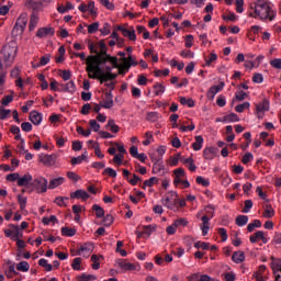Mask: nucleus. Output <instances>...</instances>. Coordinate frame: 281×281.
Segmentation results:
<instances>
[{"label": "nucleus", "instance_id": "f257e3e1", "mask_svg": "<svg viewBox=\"0 0 281 281\" xmlns=\"http://www.w3.org/2000/svg\"><path fill=\"white\" fill-rule=\"evenodd\" d=\"M86 63L88 78L99 80L100 85L117 78V74H113L111 67L106 66L104 70L100 67L101 65H106V63H111L112 67H117V57L106 54V48H101L100 52L97 50L95 55L88 56Z\"/></svg>", "mask_w": 281, "mask_h": 281}, {"label": "nucleus", "instance_id": "f03ea898", "mask_svg": "<svg viewBox=\"0 0 281 281\" xmlns=\"http://www.w3.org/2000/svg\"><path fill=\"white\" fill-rule=\"evenodd\" d=\"M248 16L258 21H273L276 11L267 0H256L249 4Z\"/></svg>", "mask_w": 281, "mask_h": 281}, {"label": "nucleus", "instance_id": "7ed1b4c3", "mask_svg": "<svg viewBox=\"0 0 281 281\" xmlns=\"http://www.w3.org/2000/svg\"><path fill=\"white\" fill-rule=\"evenodd\" d=\"M1 54L4 65H7L8 67H12L19 54V44H16L15 41L9 42L2 47Z\"/></svg>", "mask_w": 281, "mask_h": 281}, {"label": "nucleus", "instance_id": "20e7f679", "mask_svg": "<svg viewBox=\"0 0 281 281\" xmlns=\"http://www.w3.org/2000/svg\"><path fill=\"white\" fill-rule=\"evenodd\" d=\"M161 203L165 205V207H168V210H175L179 203V194H177L175 191H171L161 199Z\"/></svg>", "mask_w": 281, "mask_h": 281}, {"label": "nucleus", "instance_id": "39448f33", "mask_svg": "<svg viewBox=\"0 0 281 281\" xmlns=\"http://www.w3.org/2000/svg\"><path fill=\"white\" fill-rule=\"evenodd\" d=\"M49 182L43 177H36L32 182V188H34L37 194H45L47 192V188H49Z\"/></svg>", "mask_w": 281, "mask_h": 281}, {"label": "nucleus", "instance_id": "423d86ee", "mask_svg": "<svg viewBox=\"0 0 281 281\" xmlns=\"http://www.w3.org/2000/svg\"><path fill=\"white\" fill-rule=\"evenodd\" d=\"M25 27H27V13H22L18 18L16 23L13 27V34H15V36H21V34L25 32Z\"/></svg>", "mask_w": 281, "mask_h": 281}, {"label": "nucleus", "instance_id": "0eeeda50", "mask_svg": "<svg viewBox=\"0 0 281 281\" xmlns=\"http://www.w3.org/2000/svg\"><path fill=\"white\" fill-rule=\"evenodd\" d=\"M40 164H43L47 168L56 165V155L41 154L38 156Z\"/></svg>", "mask_w": 281, "mask_h": 281}, {"label": "nucleus", "instance_id": "6e6552de", "mask_svg": "<svg viewBox=\"0 0 281 281\" xmlns=\"http://www.w3.org/2000/svg\"><path fill=\"white\" fill-rule=\"evenodd\" d=\"M34 178L30 173H25L24 176H20L18 186L19 188H32V183Z\"/></svg>", "mask_w": 281, "mask_h": 281}, {"label": "nucleus", "instance_id": "1a4fd4ad", "mask_svg": "<svg viewBox=\"0 0 281 281\" xmlns=\"http://www.w3.org/2000/svg\"><path fill=\"white\" fill-rule=\"evenodd\" d=\"M93 252V244L91 243H86L81 245L78 249V255L83 256L85 258H89L91 254Z\"/></svg>", "mask_w": 281, "mask_h": 281}, {"label": "nucleus", "instance_id": "9d476101", "mask_svg": "<svg viewBox=\"0 0 281 281\" xmlns=\"http://www.w3.org/2000/svg\"><path fill=\"white\" fill-rule=\"evenodd\" d=\"M54 27H41L36 32L37 38H45L47 36H54Z\"/></svg>", "mask_w": 281, "mask_h": 281}, {"label": "nucleus", "instance_id": "9b49d317", "mask_svg": "<svg viewBox=\"0 0 281 281\" xmlns=\"http://www.w3.org/2000/svg\"><path fill=\"white\" fill-rule=\"evenodd\" d=\"M116 265L120 267L121 271H135V265L128 262L127 260L119 259Z\"/></svg>", "mask_w": 281, "mask_h": 281}, {"label": "nucleus", "instance_id": "f8f14e48", "mask_svg": "<svg viewBox=\"0 0 281 281\" xmlns=\"http://www.w3.org/2000/svg\"><path fill=\"white\" fill-rule=\"evenodd\" d=\"M119 32L123 34L130 41H137V36L135 35V30H127L124 26H117Z\"/></svg>", "mask_w": 281, "mask_h": 281}, {"label": "nucleus", "instance_id": "ddd939ff", "mask_svg": "<svg viewBox=\"0 0 281 281\" xmlns=\"http://www.w3.org/2000/svg\"><path fill=\"white\" fill-rule=\"evenodd\" d=\"M217 151H218V149H216L215 147H206L203 150V157L207 161H212V159H214L216 157Z\"/></svg>", "mask_w": 281, "mask_h": 281}, {"label": "nucleus", "instance_id": "4468645a", "mask_svg": "<svg viewBox=\"0 0 281 281\" xmlns=\"http://www.w3.org/2000/svg\"><path fill=\"white\" fill-rule=\"evenodd\" d=\"M9 227L12 229L11 240H19V238H23V232L19 225L10 224Z\"/></svg>", "mask_w": 281, "mask_h": 281}, {"label": "nucleus", "instance_id": "2eb2a0df", "mask_svg": "<svg viewBox=\"0 0 281 281\" xmlns=\"http://www.w3.org/2000/svg\"><path fill=\"white\" fill-rule=\"evenodd\" d=\"M181 164L190 170V172H196V165H194V158L189 157V158H181Z\"/></svg>", "mask_w": 281, "mask_h": 281}, {"label": "nucleus", "instance_id": "dca6fc26", "mask_svg": "<svg viewBox=\"0 0 281 281\" xmlns=\"http://www.w3.org/2000/svg\"><path fill=\"white\" fill-rule=\"evenodd\" d=\"M258 240H262L263 245H267L268 239L265 237V232L258 231L254 235L250 236V243H258Z\"/></svg>", "mask_w": 281, "mask_h": 281}, {"label": "nucleus", "instance_id": "f3484780", "mask_svg": "<svg viewBox=\"0 0 281 281\" xmlns=\"http://www.w3.org/2000/svg\"><path fill=\"white\" fill-rule=\"evenodd\" d=\"M269 110V101L263 100L261 103L256 104V113L258 117H262V113Z\"/></svg>", "mask_w": 281, "mask_h": 281}, {"label": "nucleus", "instance_id": "a211bd4d", "mask_svg": "<svg viewBox=\"0 0 281 281\" xmlns=\"http://www.w3.org/2000/svg\"><path fill=\"white\" fill-rule=\"evenodd\" d=\"M70 199H81V201H87V199H89V193L82 189H78L70 193Z\"/></svg>", "mask_w": 281, "mask_h": 281}, {"label": "nucleus", "instance_id": "6ab92c4d", "mask_svg": "<svg viewBox=\"0 0 281 281\" xmlns=\"http://www.w3.org/2000/svg\"><path fill=\"white\" fill-rule=\"evenodd\" d=\"M102 109H113V94L111 92L105 93V100L100 102Z\"/></svg>", "mask_w": 281, "mask_h": 281}, {"label": "nucleus", "instance_id": "aec40b11", "mask_svg": "<svg viewBox=\"0 0 281 281\" xmlns=\"http://www.w3.org/2000/svg\"><path fill=\"white\" fill-rule=\"evenodd\" d=\"M225 87V82H221L218 86H212L210 90L207 91V98H211V100H214V97L220 91H223V88Z\"/></svg>", "mask_w": 281, "mask_h": 281}, {"label": "nucleus", "instance_id": "412c9836", "mask_svg": "<svg viewBox=\"0 0 281 281\" xmlns=\"http://www.w3.org/2000/svg\"><path fill=\"white\" fill-rule=\"evenodd\" d=\"M63 183H65V177L53 178L48 183V189L56 190V188L63 186Z\"/></svg>", "mask_w": 281, "mask_h": 281}, {"label": "nucleus", "instance_id": "4be33fe9", "mask_svg": "<svg viewBox=\"0 0 281 281\" xmlns=\"http://www.w3.org/2000/svg\"><path fill=\"white\" fill-rule=\"evenodd\" d=\"M30 121L32 122V124H34L35 126H38V124H41L43 122V114L36 112V111H32L30 113Z\"/></svg>", "mask_w": 281, "mask_h": 281}, {"label": "nucleus", "instance_id": "5701e85b", "mask_svg": "<svg viewBox=\"0 0 281 281\" xmlns=\"http://www.w3.org/2000/svg\"><path fill=\"white\" fill-rule=\"evenodd\" d=\"M233 262H236V265H240V262H245V252L243 250L235 251L232 256Z\"/></svg>", "mask_w": 281, "mask_h": 281}, {"label": "nucleus", "instance_id": "b1692460", "mask_svg": "<svg viewBox=\"0 0 281 281\" xmlns=\"http://www.w3.org/2000/svg\"><path fill=\"white\" fill-rule=\"evenodd\" d=\"M280 268H281V259L271 257V269H272L274 276L279 274Z\"/></svg>", "mask_w": 281, "mask_h": 281}, {"label": "nucleus", "instance_id": "393cba45", "mask_svg": "<svg viewBox=\"0 0 281 281\" xmlns=\"http://www.w3.org/2000/svg\"><path fill=\"white\" fill-rule=\"evenodd\" d=\"M154 89V95H164V93H166V86H164L162 83L156 82L153 86Z\"/></svg>", "mask_w": 281, "mask_h": 281}, {"label": "nucleus", "instance_id": "a878e982", "mask_svg": "<svg viewBox=\"0 0 281 281\" xmlns=\"http://www.w3.org/2000/svg\"><path fill=\"white\" fill-rule=\"evenodd\" d=\"M111 69H119V75H124L126 74V71L131 69V65H128V63L123 60L121 65L117 64V67L112 66Z\"/></svg>", "mask_w": 281, "mask_h": 281}, {"label": "nucleus", "instance_id": "bb28decb", "mask_svg": "<svg viewBox=\"0 0 281 281\" xmlns=\"http://www.w3.org/2000/svg\"><path fill=\"white\" fill-rule=\"evenodd\" d=\"M36 25H38V14L33 13L31 15V20H30V24H29L30 32L36 30Z\"/></svg>", "mask_w": 281, "mask_h": 281}, {"label": "nucleus", "instance_id": "cd10ccee", "mask_svg": "<svg viewBox=\"0 0 281 281\" xmlns=\"http://www.w3.org/2000/svg\"><path fill=\"white\" fill-rule=\"evenodd\" d=\"M156 229H157V225H155V224L145 225V226H143V234H144L145 236H147V238H149V236H150L154 232H156Z\"/></svg>", "mask_w": 281, "mask_h": 281}, {"label": "nucleus", "instance_id": "c85d7f7f", "mask_svg": "<svg viewBox=\"0 0 281 281\" xmlns=\"http://www.w3.org/2000/svg\"><path fill=\"white\" fill-rule=\"evenodd\" d=\"M263 216L265 218H273V216H276V210H273L271 205L267 204L265 206Z\"/></svg>", "mask_w": 281, "mask_h": 281}, {"label": "nucleus", "instance_id": "c756f323", "mask_svg": "<svg viewBox=\"0 0 281 281\" xmlns=\"http://www.w3.org/2000/svg\"><path fill=\"white\" fill-rule=\"evenodd\" d=\"M205 60V66L211 67L212 63H216L218 60V55L216 53H211L209 56L204 58Z\"/></svg>", "mask_w": 281, "mask_h": 281}, {"label": "nucleus", "instance_id": "7c9ffc66", "mask_svg": "<svg viewBox=\"0 0 281 281\" xmlns=\"http://www.w3.org/2000/svg\"><path fill=\"white\" fill-rule=\"evenodd\" d=\"M193 150H201L203 148V136H195V142L192 144Z\"/></svg>", "mask_w": 281, "mask_h": 281}, {"label": "nucleus", "instance_id": "2f4dec72", "mask_svg": "<svg viewBox=\"0 0 281 281\" xmlns=\"http://www.w3.org/2000/svg\"><path fill=\"white\" fill-rule=\"evenodd\" d=\"M25 5L26 8H29L30 10H34V11H38L41 10V3L34 1V0H26L25 1Z\"/></svg>", "mask_w": 281, "mask_h": 281}, {"label": "nucleus", "instance_id": "473e14b6", "mask_svg": "<svg viewBox=\"0 0 281 281\" xmlns=\"http://www.w3.org/2000/svg\"><path fill=\"white\" fill-rule=\"evenodd\" d=\"M247 223H249V217L247 215H239L236 217V225H238V227H245Z\"/></svg>", "mask_w": 281, "mask_h": 281}, {"label": "nucleus", "instance_id": "72a5a7b5", "mask_svg": "<svg viewBox=\"0 0 281 281\" xmlns=\"http://www.w3.org/2000/svg\"><path fill=\"white\" fill-rule=\"evenodd\" d=\"M222 122H240V117L236 113H231L223 116Z\"/></svg>", "mask_w": 281, "mask_h": 281}, {"label": "nucleus", "instance_id": "f704fd0d", "mask_svg": "<svg viewBox=\"0 0 281 281\" xmlns=\"http://www.w3.org/2000/svg\"><path fill=\"white\" fill-rule=\"evenodd\" d=\"M157 181H159V179H157V177H151L148 180H145L143 183V190H146V188H153V186H155V183H157Z\"/></svg>", "mask_w": 281, "mask_h": 281}, {"label": "nucleus", "instance_id": "c9c22d12", "mask_svg": "<svg viewBox=\"0 0 281 281\" xmlns=\"http://www.w3.org/2000/svg\"><path fill=\"white\" fill-rule=\"evenodd\" d=\"M88 12L92 15L95 16L98 14V9L95 8V2L93 0H90L87 4Z\"/></svg>", "mask_w": 281, "mask_h": 281}, {"label": "nucleus", "instance_id": "e433bc0d", "mask_svg": "<svg viewBox=\"0 0 281 281\" xmlns=\"http://www.w3.org/2000/svg\"><path fill=\"white\" fill-rule=\"evenodd\" d=\"M16 270L25 273L30 271V263L27 261H21L16 265Z\"/></svg>", "mask_w": 281, "mask_h": 281}, {"label": "nucleus", "instance_id": "4c0bfd02", "mask_svg": "<svg viewBox=\"0 0 281 281\" xmlns=\"http://www.w3.org/2000/svg\"><path fill=\"white\" fill-rule=\"evenodd\" d=\"M145 140L143 142V146H150L155 142V138L153 136V132L145 133Z\"/></svg>", "mask_w": 281, "mask_h": 281}, {"label": "nucleus", "instance_id": "58836bf2", "mask_svg": "<svg viewBox=\"0 0 281 281\" xmlns=\"http://www.w3.org/2000/svg\"><path fill=\"white\" fill-rule=\"evenodd\" d=\"M183 157H181V153L176 154L173 157L169 160V166H179V161H181Z\"/></svg>", "mask_w": 281, "mask_h": 281}, {"label": "nucleus", "instance_id": "ea45409f", "mask_svg": "<svg viewBox=\"0 0 281 281\" xmlns=\"http://www.w3.org/2000/svg\"><path fill=\"white\" fill-rule=\"evenodd\" d=\"M85 159H87V151H85V154H82L81 156L74 157L71 159V165L78 166V164H82V161H85Z\"/></svg>", "mask_w": 281, "mask_h": 281}, {"label": "nucleus", "instance_id": "a19ab883", "mask_svg": "<svg viewBox=\"0 0 281 281\" xmlns=\"http://www.w3.org/2000/svg\"><path fill=\"white\" fill-rule=\"evenodd\" d=\"M123 61L127 63V65H130V67H137L138 63L135 58H133V55L128 54L127 57H124L122 59Z\"/></svg>", "mask_w": 281, "mask_h": 281}, {"label": "nucleus", "instance_id": "79ce46f5", "mask_svg": "<svg viewBox=\"0 0 281 281\" xmlns=\"http://www.w3.org/2000/svg\"><path fill=\"white\" fill-rule=\"evenodd\" d=\"M92 210L95 212L97 218H102V216H104V209H102L100 205H92Z\"/></svg>", "mask_w": 281, "mask_h": 281}, {"label": "nucleus", "instance_id": "37998d69", "mask_svg": "<svg viewBox=\"0 0 281 281\" xmlns=\"http://www.w3.org/2000/svg\"><path fill=\"white\" fill-rule=\"evenodd\" d=\"M251 104L249 102H244L241 104H238L235 108L236 113H244V111L248 110Z\"/></svg>", "mask_w": 281, "mask_h": 281}, {"label": "nucleus", "instance_id": "c03bdc74", "mask_svg": "<svg viewBox=\"0 0 281 281\" xmlns=\"http://www.w3.org/2000/svg\"><path fill=\"white\" fill-rule=\"evenodd\" d=\"M100 258L98 255H92L91 256V260H92V269H94L95 271H98V269H100Z\"/></svg>", "mask_w": 281, "mask_h": 281}, {"label": "nucleus", "instance_id": "a18cd8bd", "mask_svg": "<svg viewBox=\"0 0 281 281\" xmlns=\"http://www.w3.org/2000/svg\"><path fill=\"white\" fill-rule=\"evenodd\" d=\"M180 104L189 106V109H193L194 106V100L187 99L186 97L180 98Z\"/></svg>", "mask_w": 281, "mask_h": 281}, {"label": "nucleus", "instance_id": "49530a36", "mask_svg": "<svg viewBox=\"0 0 281 281\" xmlns=\"http://www.w3.org/2000/svg\"><path fill=\"white\" fill-rule=\"evenodd\" d=\"M18 203L20 205V210H25L27 205V198L21 194L18 195Z\"/></svg>", "mask_w": 281, "mask_h": 281}, {"label": "nucleus", "instance_id": "de8ad7c7", "mask_svg": "<svg viewBox=\"0 0 281 281\" xmlns=\"http://www.w3.org/2000/svg\"><path fill=\"white\" fill-rule=\"evenodd\" d=\"M94 155L99 157V159H104V154H102V149L100 148V143H93Z\"/></svg>", "mask_w": 281, "mask_h": 281}, {"label": "nucleus", "instance_id": "09e8293b", "mask_svg": "<svg viewBox=\"0 0 281 281\" xmlns=\"http://www.w3.org/2000/svg\"><path fill=\"white\" fill-rule=\"evenodd\" d=\"M64 91H67L68 93H76V83L74 81L67 82Z\"/></svg>", "mask_w": 281, "mask_h": 281}, {"label": "nucleus", "instance_id": "8fccbe9b", "mask_svg": "<svg viewBox=\"0 0 281 281\" xmlns=\"http://www.w3.org/2000/svg\"><path fill=\"white\" fill-rule=\"evenodd\" d=\"M256 227H262V222H260V220H255L252 223L248 224L247 229L248 232H254Z\"/></svg>", "mask_w": 281, "mask_h": 281}, {"label": "nucleus", "instance_id": "3c124183", "mask_svg": "<svg viewBox=\"0 0 281 281\" xmlns=\"http://www.w3.org/2000/svg\"><path fill=\"white\" fill-rule=\"evenodd\" d=\"M40 267L45 268V271H52L53 267L52 263L47 262V259L42 258L38 261Z\"/></svg>", "mask_w": 281, "mask_h": 281}, {"label": "nucleus", "instance_id": "603ef678", "mask_svg": "<svg viewBox=\"0 0 281 281\" xmlns=\"http://www.w3.org/2000/svg\"><path fill=\"white\" fill-rule=\"evenodd\" d=\"M101 5H103V8H105L106 10H115V4H113V2H110V0H99Z\"/></svg>", "mask_w": 281, "mask_h": 281}, {"label": "nucleus", "instance_id": "864d4df0", "mask_svg": "<svg viewBox=\"0 0 281 281\" xmlns=\"http://www.w3.org/2000/svg\"><path fill=\"white\" fill-rule=\"evenodd\" d=\"M98 30H100L99 22H94V23L88 25V34H95V32H98Z\"/></svg>", "mask_w": 281, "mask_h": 281}, {"label": "nucleus", "instance_id": "5fc2aeb1", "mask_svg": "<svg viewBox=\"0 0 281 281\" xmlns=\"http://www.w3.org/2000/svg\"><path fill=\"white\" fill-rule=\"evenodd\" d=\"M263 81H265V77L262 76V74L256 72L252 76V82H255L256 85H262Z\"/></svg>", "mask_w": 281, "mask_h": 281}, {"label": "nucleus", "instance_id": "6e6d98bb", "mask_svg": "<svg viewBox=\"0 0 281 281\" xmlns=\"http://www.w3.org/2000/svg\"><path fill=\"white\" fill-rule=\"evenodd\" d=\"M95 276L93 274H87V273H82L79 277H77L78 281H91V280H95Z\"/></svg>", "mask_w": 281, "mask_h": 281}, {"label": "nucleus", "instance_id": "4d7b16f0", "mask_svg": "<svg viewBox=\"0 0 281 281\" xmlns=\"http://www.w3.org/2000/svg\"><path fill=\"white\" fill-rule=\"evenodd\" d=\"M61 235L63 236H76V229L69 228V227H63L61 228Z\"/></svg>", "mask_w": 281, "mask_h": 281}, {"label": "nucleus", "instance_id": "13d9d810", "mask_svg": "<svg viewBox=\"0 0 281 281\" xmlns=\"http://www.w3.org/2000/svg\"><path fill=\"white\" fill-rule=\"evenodd\" d=\"M20 175L19 172H14V173H9L5 179L7 181H10L11 183H13V181H16V183L19 184V179H20Z\"/></svg>", "mask_w": 281, "mask_h": 281}, {"label": "nucleus", "instance_id": "bf43d9fd", "mask_svg": "<svg viewBox=\"0 0 281 281\" xmlns=\"http://www.w3.org/2000/svg\"><path fill=\"white\" fill-rule=\"evenodd\" d=\"M49 58H50L49 54L42 56L36 67H45V65L49 63Z\"/></svg>", "mask_w": 281, "mask_h": 281}, {"label": "nucleus", "instance_id": "052dcab7", "mask_svg": "<svg viewBox=\"0 0 281 281\" xmlns=\"http://www.w3.org/2000/svg\"><path fill=\"white\" fill-rule=\"evenodd\" d=\"M4 276H7V278H9V279H12V278H14V276H19V272H16V270H14V266H10L9 270H7L4 272Z\"/></svg>", "mask_w": 281, "mask_h": 281}, {"label": "nucleus", "instance_id": "680f3d73", "mask_svg": "<svg viewBox=\"0 0 281 281\" xmlns=\"http://www.w3.org/2000/svg\"><path fill=\"white\" fill-rule=\"evenodd\" d=\"M82 262V259L80 257H77L72 260L71 267L75 271H80V265Z\"/></svg>", "mask_w": 281, "mask_h": 281}, {"label": "nucleus", "instance_id": "e2e57ef3", "mask_svg": "<svg viewBox=\"0 0 281 281\" xmlns=\"http://www.w3.org/2000/svg\"><path fill=\"white\" fill-rule=\"evenodd\" d=\"M113 215H105V217L103 218V225L104 227H111L113 225Z\"/></svg>", "mask_w": 281, "mask_h": 281}, {"label": "nucleus", "instance_id": "0e129e2a", "mask_svg": "<svg viewBox=\"0 0 281 281\" xmlns=\"http://www.w3.org/2000/svg\"><path fill=\"white\" fill-rule=\"evenodd\" d=\"M175 227H187L188 220L187 218H178L173 222Z\"/></svg>", "mask_w": 281, "mask_h": 281}, {"label": "nucleus", "instance_id": "69168bd1", "mask_svg": "<svg viewBox=\"0 0 281 281\" xmlns=\"http://www.w3.org/2000/svg\"><path fill=\"white\" fill-rule=\"evenodd\" d=\"M196 183L199 186H203L204 188H207L210 186V180H206L205 178L198 176L196 177Z\"/></svg>", "mask_w": 281, "mask_h": 281}, {"label": "nucleus", "instance_id": "338daca9", "mask_svg": "<svg viewBox=\"0 0 281 281\" xmlns=\"http://www.w3.org/2000/svg\"><path fill=\"white\" fill-rule=\"evenodd\" d=\"M10 113H12L11 110H5L0 106V120H7V117H10Z\"/></svg>", "mask_w": 281, "mask_h": 281}, {"label": "nucleus", "instance_id": "774afa93", "mask_svg": "<svg viewBox=\"0 0 281 281\" xmlns=\"http://www.w3.org/2000/svg\"><path fill=\"white\" fill-rule=\"evenodd\" d=\"M270 65L273 67V69H281V58L270 60Z\"/></svg>", "mask_w": 281, "mask_h": 281}]
</instances>
